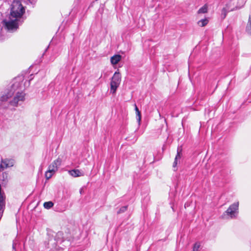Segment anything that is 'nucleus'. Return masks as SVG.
I'll return each mask as SVG.
<instances>
[{
    "mask_svg": "<svg viewBox=\"0 0 251 251\" xmlns=\"http://www.w3.org/2000/svg\"><path fill=\"white\" fill-rule=\"evenodd\" d=\"M22 82L14 80L12 84L6 89L0 97V100L6 101L13 96L9 103L14 106H17L19 102H23L25 100V94L20 89Z\"/></svg>",
    "mask_w": 251,
    "mask_h": 251,
    "instance_id": "f257e3e1",
    "label": "nucleus"
},
{
    "mask_svg": "<svg viewBox=\"0 0 251 251\" xmlns=\"http://www.w3.org/2000/svg\"><path fill=\"white\" fill-rule=\"evenodd\" d=\"M180 158H181L180 153L177 150V153L176 155V156L175 159V161H174V162L173 165L174 168H175L177 164V160H180Z\"/></svg>",
    "mask_w": 251,
    "mask_h": 251,
    "instance_id": "4468645a",
    "label": "nucleus"
},
{
    "mask_svg": "<svg viewBox=\"0 0 251 251\" xmlns=\"http://www.w3.org/2000/svg\"><path fill=\"white\" fill-rule=\"evenodd\" d=\"M246 1V0H230L226 5L228 10L233 11L243 6Z\"/></svg>",
    "mask_w": 251,
    "mask_h": 251,
    "instance_id": "20e7f679",
    "label": "nucleus"
},
{
    "mask_svg": "<svg viewBox=\"0 0 251 251\" xmlns=\"http://www.w3.org/2000/svg\"><path fill=\"white\" fill-rule=\"evenodd\" d=\"M15 161L12 159H2L0 164V172L14 166Z\"/></svg>",
    "mask_w": 251,
    "mask_h": 251,
    "instance_id": "423d86ee",
    "label": "nucleus"
},
{
    "mask_svg": "<svg viewBox=\"0 0 251 251\" xmlns=\"http://www.w3.org/2000/svg\"><path fill=\"white\" fill-rule=\"evenodd\" d=\"M200 247V244L196 243L194 244L193 251H198Z\"/></svg>",
    "mask_w": 251,
    "mask_h": 251,
    "instance_id": "a211bd4d",
    "label": "nucleus"
},
{
    "mask_svg": "<svg viewBox=\"0 0 251 251\" xmlns=\"http://www.w3.org/2000/svg\"><path fill=\"white\" fill-rule=\"evenodd\" d=\"M53 173H54V172L49 171V170L48 169V170L45 173V176L46 178L48 179L51 178Z\"/></svg>",
    "mask_w": 251,
    "mask_h": 251,
    "instance_id": "f3484780",
    "label": "nucleus"
},
{
    "mask_svg": "<svg viewBox=\"0 0 251 251\" xmlns=\"http://www.w3.org/2000/svg\"><path fill=\"white\" fill-rule=\"evenodd\" d=\"M239 202H235L231 204L226 210L225 213L227 215L229 216L231 218L236 217L238 213Z\"/></svg>",
    "mask_w": 251,
    "mask_h": 251,
    "instance_id": "39448f33",
    "label": "nucleus"
},
{
    "mask_svg": "<svg viewBox=\"0 0 251 251\" xmlns=\"http://www.w3.org/2000/svg\"><path fill=\"white\" fill-rule=\"evenodd\" d=\"M122 56L119 54H116L110 58V62L112 65H116L121 60Z\"/></svg>",
    "mask_w": 251,
    "mask_h": 251,
    "instance_id": "1a4fd4ad",
    "label": "nucleus"
},
{
    "mask_svg": "<svg viewBox=\"0 0 251 251\" xmlns=\"http://www.w3.org/2000/svg\"><path fill=\"white\" fill-rule=\"evenodd\" d=\"M247 31L251 35V16L249 18L248 22L246 26Z\"/></svg>",
    "mask_w": 251,
    "mask_h": 251,
    "instance_id": "2eb2a0df",
    "label": "nucleus"
},
{
    "mask_svg": "<svg viewBox=\"0 0 251 251\" xmlns=\"http://www.w3.org/2000/svg\"><path fill=\"white\" fill-rule=\"evenodd\" d=\"M53 206V203L51 201L45 202L44 203V206L46 209H50Z\"/></svg>",
    "mask_w": 251,
    "mask_h": 251,
    "instance_id": "dca6fc26",
    "label": "nucleus"
},
{
    "mask_svg": "<svg viewBox=\"0 0 251 251\" xmlns=\"http://www.w3.org/2000/svg\"><path fill=\"white\" fill-rule=\"evenodd\" d=\"M61 159L59 158H58L57 159L53 161L50 165H49L48 168L49 171L53 172L55 173L57 171L58 168L61 165Z\"/></svg>",
    "mask_w": 251,
    "mask_h": 251,
    "instance_id": "0eeeda50",
    "label": "nucleus"
},
{
    "mask_svg": "<svg viewBox=\"0 0 251 251\" xmlns=\"http://www.w3.org/2000/svg\"><path fill=\"white\" fill-rule=\"evenodd\" d=\"M25 12L24 7L19 0H14L12 4L9 20L3 21L6 28L9 31L16 30L19 26V22Z\"/></svg>",
    "mask_w": 251,
    "mask_h": 251,
    "instance_id": "f03ea898",
    "label": "nucleus"
},
{
    "mask_svg": "<svg viewBox=\"0 0 251 251\" xmlns=\"http://www.w3.org/2000/svg\"><path fill=\"white\" fill-rule=\"evenodd\" d=\"M134 106H135V110L136 112V117H137V120L138 122L139 125H140V122L141 120V113L136 104H134Z\"/></svg>",
    "mask_w": 251,
    "mask_h": 251,
    "instance_id": "9b49d317",
    "label": "nucleus"
},
{
    "mask_svg": "<svg viewBox=\"0 0 251 251\" xmlns=\"http://www.w3.org/2000/svg\"><path fill=\"white\" fill-rule=\"evenodd\" d=\"M13 248L14 249V246L13 245Z\"/></svg>",
    "mask_w": 251,
    "mask_h": 251,
    "instance_id": "412c9836",
    "label": "nucleus"
},
{
    "mask_svg": "<svg viewBox=\"0 0 251 251\" xmlns=\"http://www.w3.org/2000/svg\"><path fill=\"white\" fill-rule=\"evenodd\" d=\"M208 12V6L207 4H204L202 7L199 9L198 11V14H204Z\"/></svg>",
    "mask_w": 251,
    "mask_h": 251,
    "instance_id": "f8f14e48",
    "label": "nucleus"
},
{
    "mask_svg": "<svg viewBox=\"0 0 251 251\" xmlns=\"http://www.w3.org/2000/svg\"><path fill=\"white\" fill-rule=\"evenodd\" d=\"M209 22V20L208 18H204L199 21L197 22V24L199 26L201 27H203L206 25Z\"/></svg>",
    "mask_w": 251,
    "mask_h": 251,
    "instance_id": "9d476101",
    "label": "nucleus"
},
{
    "mask_svg": "<svg viewBox=\"0 0 251 251\" xmlns=\"http://www.w3.org/2000/svg\"><path fill=\"white\" fill-rule=\"evenodd\" d=\"M231 11L230 10H228L227 9V6L226 5L225 7H224L222 10L221 12V17L222 19H225L227 13Z\"/></svg>",
    "mask_w": 251,
    "mask_h": 251,
    "instance_id": "ddd939ff",
    "label": "nucleus"
},
{
    "mask_svg": "<svg viewBox=\"0 0 251 251\" xmlns=\"http://www.w3.org/2000/svg\"><path fill=\"white\" fill-rule=\"evenodd\" d=\"M127 207L126 206L122 207L117 212L118 214L123 213L127 210Z\"/></svg>",
    "mask_w": 251,
    "mask_h": 251,
    "instance_id": "6ab92c4d",
    "label": "nucleus"
},
{
    "mask_svg": "<svg viewBox=\"0 0 251 251\" xmlns=\"http://www.w3.org/2000/svg\"><path fill=\"white\" fill-rule=\"evenodd\" d=\"M68 173L70 175L74 177L83 176L85 175L84 171L78 169L69 170Z\"/></svg>",
    "mask_w": 251,
    "mask_h": 251,
    "instance_id": "6e6552de",
    "label": "nucleus"
},
{
    "mask_svg": "<svg viewBox=\"0 0 251 251\" xmlns=\"http://www.w3.org/2000/svg\"><path fill=\"white\" fill-rule=\"evenodd\" d=\"M2 30V27L0 26V36L1 35V31Z\"/></svg>",
    "mask_w": 251,
    "mask_h": 251,
    "instance_id": "aec40b11",
    "label": "nucleus"
},
{
    "mask_svg": "<svg viewBox=\"0 0 251 251\" xmlns=\"http://www.w3.org/2000/svg\"><path fill=\"white\" fill-rule=\"evenodd\" d=\"M121 81V76L119 72H116L110 82V93L113 95L115 94L117 88L120 86Z\"/></svg>",
    "mask_w": 251,
    "mask_h": 251,
    "instance_id": "7ed1b4c3",
    "label": "nucleus"
}]
</instances>
